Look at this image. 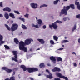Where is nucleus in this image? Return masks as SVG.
<instances>
[{
	"label": "nucleus",
	"mask_w": 80,
	"mask_h": 80,
	"mask_svg": "<svg viewBox=\"0 0 80 80\" xmlns=\"http://www.w3.org/2000/svg\"><path fill=\"white\" fill-rule=\"evenodd\" d=\"M54 80H61V79L59 78H54Z\"/></svg>",
	"instance_id": "37"
},
{
	"label": "nucleus",
	"mask_w": 80,
	"mask_h": 80,
	"mask_svg": "<svg viewBox=\"0 0 80 80\" xmlns=\"http://www.w3.org/2000/svg\"><path fill=\"white\" fill-rule=\"evenodd\" d=\"M73 65L74 67H77V64L76 63H74Z\"/></svg>",
	"instance_id": "47"
},
{
	"label": "nucleus",
	"mask_w": 80,
	"mask_h": 80,
	"mask_svg": "<svg viewBox=\"0 0 80 80\" xmlns=\"http://www.w3.org/2000/svg\"><path fill=\"white\" fill-rule=\"evenodd\" d=\"M68 42H69V41H68V40H64L62 41V43H68Z\"/></svg>",
	"instance_id": "31"
},
{
	"label": "nucleus",
	"mask_w": 80,
	"mask_h": 80,
	"mask_svg": "<svg viewBox=\"0 0 80 80\" xmlns=\"http://www.w3.org/2000/svg\"><path fill=\"white\" fill-rule=\"evenodd\" d=\"M2 70H5L6 72H8V73H11V72H12V70L8 69V68L6 67H2Z\"/></svg>",
	"instance_id": "10"
},
{
	"label": "nucleus",
	"mask_w": 80,
	"mask_h": 80,
	"mask_svg": "<svg viewBox=\"0 0 80 80\" xmlns=\"http://www.w3.org/2000/svg\"><path fill=\"white\" fill-rule=\"evenodd\" d=\"M53 38L55 41H57L58 40V37L56 36H53Z\"/></svg>",
	"instance_id": "26"
},
{
	"label": "nucleus",
	"mask_w": 80,
	"mask_h": 80,
	"mask_svg": "<svg viewBox=\"0 0 80 80\" xmlns=\"http://www.w3.org/2000/svg\"><path fill=\"white\" fill-rule=\"evenodd\" d=\"M54 23L56 24H57V23H62V22L57 20Z\"/></svg>",
	"instance_id": "29"
},
{
	"label": "nucleus",
	"mask_w": 80,
	"mask_h": 80,
	"mask_svg": "<svg viewBox=\"0 0 80 80\" xmlns=\"http://www.w3.org/2000/svg\"><path fill=\"white\" fill-rule=\"evenodd\" d=\"M18 68H14L12 69V72H15L17 70H18Z\"/></svg>",
	"instance_id": "32"
},
{
	"label": "nucleus",
	"mask_w": 80,
	"mask_h": 80,
	"mask_svg": "<svg viewBox=\"0 0 80 80\" xmlns=\"http://www.w3.org/2000/svg\"><path fill=\"white\" fill-rule=\"evenodd\" d=\"M71 8L72 10H74L75 8V5L73 4H71L69 6L67 7L64 6L63 9L61 10V12H59V16L61 17L62 15H67V12Z\"/></svg>",
	"instance_id": "1"
},
{
	"label": "nucleus",
	"mask_w": 80,
	"mask_h": 80,
	"mask_svg": "<svg viewBox=\"0 0 80 80\" xmlns=\"http://www.w3.org/2000/svg\"><path fill=\"white\" fill-rule=\"evenodd\" d=\"M18 28V25L17 24H13L12 25V26L11 28V31L13 32L16 30H17Z\"/></svg>",
	"instance_id": "6"
},
{
	"label": "nucleus",
	"mask_w": 80,
	"mask_h": 80,
	"mask_svg": "<svg viewBox=\"0 0 80 80\" xmlns=\"http://www.w3.org/2000/svg\"><path fill=\"white\" fill-rule=\"evenodd\" d=\"M41 75V74H39L38 75V76H40Z\"/></svg>",
	"instance_id": "61"
},
{
	"label": "nucleus",
	"mask_w": 80,
	"mask_h": 80,
	"mask_svg": "<svg viewBox=\"0 0 80 80\" xmlns=\"http://www.w3.org/2000/svg\"><path fill=\"white\" fill-rule=\"evenodd\" d=\"M39 67L40 68H42L45 67V64H44V63H41L39 65Z\"/></svg>",
	"instance_id": "19"
},
{
	"label": "nucleus",
	"mask_w": 80,
	"mask_h": 80,
	"mask_svg": "<svg viewBox=\"0 0 80 80\" xmlns=\"http://www.w3.org/2000/svg\"><path fill=\"white\" fill-rule=\"evenodd\" d=\"M46 72H48V74L50 73V71H49L48 70V69H46Z\"/></svg>",
	"instance_id": "49"
},
{
	"label": "nucleus",
	"mask_w": 80,
	"mask_h": 80,
	"mask_svg": "<svg viewBox=\"0 0 80 80\" xmlns=\"http://www.w3.org/2000/svg\"><path fill=\"white\" fill-rule=\"evenodd\" d=\"M75 5H77V7H78V6L80 5V3H79V2H76L75 3Z\"/></svg>",
	"instance_id": "33"
},
{
	"label": "nucleus",
	"mask_w": 80,
	"mask_h": 80,
	"mask_svg": "<svg viewBox=\"0 0 80 80\" xmlns=\"http://www.w3.org/2000/svg\"><path fill=\"white\" fill-rule=\"evenodd\" d=\"M0 17H3V15L1 14H0Z\"/></svg>",
	"instance_id": "53"
},
{
	"label": "nucleus",
	"mask_w": 80,
	"mask_h": 80,
	"mask_svg": "<svg viewBox=\"0 0 80 80\" xmlns=\"http://www.w3.org/2000/svg\"><path fill=\"white\" fill-rule=\"evenodd\" d=\"M64 2H67L68 1V0H63Z\"/></svg>",
	"instance_id": "57"
},
{
	"label": "nucleus",
	"mask_w": 80,
	"mask_h": 80,
	"mask_svg": "<svg viewBox=\"0 0 80 80\" xmlns=\"http://www.w3.org/2000/svg\"><path fill=\"white\" fill-rule=\"evenodd\" d=\"M63 48H60L59 49V50H63Z\"/></svg>",
	"instance_id": "56"
},
{
	"label": "nucleus",
	"mask_w": 80,
	"mask_h": 80,
	"mask_svg": "<svg viewBox=\"0 0 80 80\" xmlns=\"http://www.w3.org/2000/svg\"><path fill=\"white\" fill-rule=\"evenodd\" d=\"M5 43V41H3L2 40L0 41V45H1L2 44H3V43Z\"/></svg>",
	"instance_id": "35"
},
{
	"label": "nucleus",
	"mask_w": 80,
	"mask_h": 80,
	"mask_svg": "<svg viewBox=\"0 0 80 80\" xmlns=\"http://www.w3.org/2000/svg\"><path fill=\"white\" fill-rule=\"evenodd\" d=\"M22 28H23V29H24V30H25V29H27V27H26L25 25L23 24L22 25Z\"/></svg>",
	"instance_id": "28"
},
{
	"label": "nucleus",
	"mask_w": 80,
	"mask_h": 80,
	"mask_svg": "<svg viewBox=\"0 0 80 80\" xmlns=\"http://www.w3.org/2000/svg\"><path fill=\"white\" fill-rule=\"evenodd\" d=\"M4 16L6 19H8L9 18V15L8 13L5 12L4 14Z\"/></svg>",
	"instance_id": "18"
},
{
	"label": "nucleus",
	"mask_w": 80,
	"mask_h": 80,
	"mask_svg": "<svg viewBox=\"0 0 80 80\" xmlns=\"http://www.w3.org/2000/svg\"><path fill=\"white\" fill-rule=\"evenodd\" d=\"M47 65L48 66V67H50V66H51V65H50V64L49 63H47Z\"/></svg>",
	"instance_id": "51"
},
{
	"label": "nucleus",
	"mask_w": 80,
	"mask_h": 80,
	"mask_svg": "<svg viewBox=\"0 0 80 80\" xmlns=\"http://www.w3.org/2000/svg\"><path fill=\"white\" fill-rule=\"evenodd\" d=\"M58 1L60 2V0H56V1H54L53 2V3L54 5H57L58 2Z\"/></svg>",
	"instance_id": "27"
},
{
	"label": "nucleus",
	"mask_w": 80,
	"mask_h": 80,
	"mask_svg": "<svg viewBox=\"0 0 80 80\" xmlns=\"http://www.w3.org/2000/svg\"><path fill=\"white\" fill-rule=\"evenodd\" d=\"M30 79L31 80H34V79H33V78H30Z\"/></svg>",
	"instance_id": "55"
},
{
	"label": "nucleus",
	"mask_w": 80,
	"mask_h": 80,
	"mask_svg": "<svg viewBox=\"0 0 80 80\" xmlns=\"http://www.w3.org/2000/svg\"><path fill=\"white\" fill-rule=\"evenodd\" d=\"M67 19H68V18H63V20L64 21H66V20H67Z\"/></svg>",
	"instance_id": "44"
},
{
	"label": "nucleus",
	"mask_w": 80,
	"mask_h": 80,
	"mask_svg": "<svg viewBox=\"0 0 80 80\" xmlns=\"http://www.w3.org/2000/svg\"><path fill=\"white\" fill-rule=\"evenodd\" d=\"M4 47L5 49V50H10V47H8V46L7 45H4Z\"/></svg>",
	"instance_id": "24"
},
{
	"label": "nucleus",
	"mask_w": 80,
	"mask_h": 80,
	"mask_svg": "<svg viewBox=\"0 0 80 80\" xmlns=\"http://www.w3.org/2000/svg\"><path fill=\"white\" fill-rule=\"evenodd\" d=\"M78 43H80V38L78 40Z\"/></svg>",
	"instance_id": "52"
},
{
	"label": "nucleus",
	"mask_w": 80,
	"mask_h": 80,
	"mask_svg": "<svg viewBox=\"0 0 80 80\" xmlns=\"http://www.w3.org/2000/svg\"><path fill=\"white\" fill-rule=\"evenodd\" d=\"M52 71L53 72H60L61 70L60 68H58L55 67L53 69H52Z\"/></svg>",
	"instance_id": "12"
},
{
	"label": "nucleus",
	"mask_w": 80,
	"mask_h": 80,
	"mask_svg": "<svg viewBox=\"0 0 80 80\" xmlns=\"http://www.w3.org/2000/svg\"><path fill=\"white\" fill-rule=\"evenodd\" d=\"M50 59L51 60L52 62H53L54 64L56 63V59L55 57L54 56H51L50 57Z\"/></svg>",
	"instance_id": "11"
},
{
	"label": "nucleus",
	"mask_w": 80,
	"mask_h": 80,
	"mask_svg": "<svg viewBox=\"0 0 80 80\" xmlns=\"http://www.w3.org/2000/svg\"><path fill=\"white\" fill-rule=\"evenodd\" d=\"M62 47L64 48V45H62Z\"/></svg>",
	"instance_id": "62"
},
{
	"label": "nucleus",
	"mask_w": 80,
	"mask_h": 80,
	"mask_svg": "<svg viewBox=\"0 0 80 80\" xmlns=\"http://www.w3.org/2000/svg\"><path fill=\"white\" fill-rule=\"evenodd\" d=\"M3 11H7L8 12H11V9L8 7H6L3 9Z\"/></svg>",
	"instance_id": "15"
},
{
	"label": "nucleus",
	"mask_w": 80,
	"mask_h": 80,
	"mask_svg": "<svg viewBox=\"0 0 80 80\" xmlns=\"http://www.w3.org/2000/svg\"><path fill=\"white\" fill-rule=\"evenodd\" d=\"M13 73L12 74V76H13V75H14L15 74V71H13Z\"/></svg>",
	"instance_id": "50"
},
{
	"label": "nucleus",
	"mask_w": 80,
	"mask_h": 80,
	"mask_svg": "<svg viewBox=\"0 0 80 80\" xmlns=\"http://www.w3.org/2000/svg\"><path fill=\"white\" fill-rule=\"evenodd\" d=\"M30 51H31V52H32V49H30Z\"/></svg>",
	"instance_id": "60"
},
{
	"label": "nucleus",
	"mask_w": 80,
	"mask_h": 80,
	"mask_svg": "<svg viewBox=\"0 0 80 80\" xmlns=\"http://www.w3.org/2000/svg\"><path fill=\"white\" fill-rule=\"evenodd\" d=\"M42 28L43 29H45L47 28V27L45 25H44L43 26Z\"/></svg>",
	"instance_id": "46"
},
{
	"label": "nucleus",
	"mask_w": 80,
	"mask_h": 80,
	"mask_svg": "<svg viewBox=\"0 0 80 80\" xmlns=\"http://www.w3.org/2000/svg\"><path fill=\"white\" fill-rule=\"evenodd\" d=\"M49 75H47V77L48 78H49V79H52V78H53V76H52V74L51 73L48 74Z\"/></svg>",
	"instance_id": "16"
},
{
	"label": "nucleus",
	"mask_w": 80,
	"mask_h": 80,
	"mask_svg": "<svg viewBox=\"0 0 80 80\" xmlns=\"http://www.w3.org/2000/svg\"><path fill=\"white\" fill-rule=\"evenodd\" d=\"M3 40V36H2V35H0V41L1 40Z\"/></svg>",
	"instance_id": "41"
},
{
	"label": "nucleus",
	"mask_w": 80,
	"mask_h": 80,
	"mask_svg": "<svg viewBox=\"0 0 80 80\" xmlns=\"http://www.w3.org/2000/svg\"><path fill=\"white\" fill-rule=\"evenodd\" d=\"M29 14H26L24 15V16L26 18H28V16Z\"/></svg>",
	"instance_id": "40"
},
{
	"label": "nucleus",
	"mask_w": 80,
	"mask_h": 80,
	"mask_svg": "<svg viewBox=\"0 0 80 80\" xmlns=\"http://www.w3.org/2000/svg\"><path fill=\"white\" fill-rule=\"evenodd\" d=\"M49 28H51L52 30L53 29V28L54 30H57V29L58 28V25L56 24V23H55V22L54 23H52V25L50 24L49 25Z\"/></svg>",
	"instance_id": "5"
},
{
	"label": "nucleus",
	"mask_w": 80,
	"mask_h": 80,
	"mask_svg": "<svg viewBox=\"0 0 80 80\" xmlns=\"http://www.w3.org/2000/svg\"><path fill=\"white\" fill-rule=\"evenodd\" d=\"M33 40L32 39H27L25 40V45H29L31 43V42H33Z\"/></svg>",
	"instance_id": "8"
},
{
	"label": "nucleus",
	"mask_w": 80,
	"mask_h": 80,
	"mask_svg": "<svg viewBox=\"0 0 80 80\" xmlns=\"http://www.w3.org/2000/svg\"><path fill=\"white\" fill-rule=\"evenodd\" d=\"M72 54H73V55H74V54H75V55H76V53L75 52H73L72 53Z\"/></svg>",
	"instance_id": "54"
},
{
	"label": "nucleus",
	"mask_w": 80,
	"mask_h": 80,
	"mask_svg": "<svg viewBox=\"0 0 80 80\" xmlns=\"http://www.w3.org/2000/svg\"><path fill=\"white\" fill-rule=\"evenodd\" d=\"M77 8L79 10H80V5H79V6H78L77 7Z\"/></svg>",
	"instance_id": "45"
},
{
	"label": "nucleus",
	"mask_w": 80,
	"mask_h": 80,
	"mask_svg": "<svg viewBox=\"0 0 80 80\" xmlns=\"http://www.w3.org/2000/svg\"><path fill=\"white\" fill-rule=\"evenodd\" d=\"M0 7H3V2H0Z\"/></svg>",
	"instance_id": "43"
},
{
	"label": "nucleus",
	"mask_w": 80,
	"mask_h": 80,
	"mask_svg": "<svg viewBox=\"0 0 80 80\" xmlns=\"http://www.w3.org/2000/svg\"><path fill=\"white\" fill-rule=\"evenodd\" d=\"M25 42H24L23 41H20L19 44V50L22 48L24 47L25 46Z\"/></svg>",
	"instance_id": "9"
},
{
	"label": "nucleus",
	"mask_w": 80,
	"mask_h": 80,
	"mask_svg": "<svg viewBox=\"0 0 80 80\" xmlns=\"http://www.w3.org/2000/svg\"><path fill=\"white\" fill-rule=\"evenodd\" d=\"M38 22H37V25H38H38H35L34 24H32V27H34L36 28H39V27H41L42 23V20L39 19L38 20Z\"/></svg>",
	"instance_id": "3"
},
{
	"label": "nucleus",
	"mask_w": 80,
	"mask_h": 80,
	"mask_svg": "<svg viewBox=\"0 0 80 80\" xmlns=\"http://www.w3.org/2000/svg\"><path fill=\"white\" fill-rule=\"evenodd\" d=\"M40 50V48H38L37 49V50Z\"/></svg>",
	"instance_id": "59"
},
{
	"label": "nucleus",
	"mask_w": 80,
	"mask_h": 80,
	"mask_svg": "<svg viewBox=\"0 0 80 80\" xmlns=\"http://www.w3.org/2000/svg\"><path fill=\"white\" fill-rule=\"evenodd\" d=\"M9 16L12 18H15V16H14V14L12 13H9Z\"/></svg>",
	"instance_id": "21"
},
{
	"label": "nucleus",
	"mask_w": 80,
	"mask_h": 80,
	"mask_svg": "<svg viewBox=\"0 0 80 80\" xmlns=\"http://www.w3.org/2000/svg\"><path fill=\"white\" fill-rule=\"evenodd\" d=\"M14 12L15 13H17L18 15H20V13H19V12L18 11H14Z\"/></svg>",
	"instance_id": "36"
},
{
	"label": "nucleus",
	"mask_w": 80,
	"mask_h": 80,
	"mask_svg": "<svg viewBox=\"0 0 80 80\" xmlns=\"http://www.w3.org/2000/svg\"><path fill=\"white\" fill-rule=\"evenodd\" d=\"M31 7L33 8H37V6L38 5L37 4H35L34 3H32L31 4Z\"/></svg>",
	"instance_id": "13"
},
{
	"label": "nucleus",
	"mask_w": 80,
	"mask_h": 80,
	"mask_svg": "<svg viewBox=\"0 0 80 80\" xmlns=\"http://www.w3.org/2000/svg\"><path fill=\"white\" fill-rule=\"evenodd\" d=\"M57 62H59L60 61L61 62H62V59L61 57H58L57 58Z\"/></svg>",
	"instance_id": "23"
},
{
	"label": "nucleus",
	"mask_w": 80,
	"mask_h": 80,
	"mask_svg": "<svg viewBox=\"0 0 80 80\" xmlns=\"http://www.w3.org/2000/svg\"><path fill=\"white\" fill-rule=\"evenodd\" d=\"M47 7V5L46 4H43L40 6V8H42V7Z\"/></svg>",
	"instance_id": "39"
},
{
	"label": "nucleus",
	"mask_w": 80,
	"mask_h": 80,
	"mask_svg": "<svg viewBox=\"0 0 80 80\" xmlns=\"http://www.w3.org/2000/svg\"><path fill=\"white\" fill-rule=\"evenodd\" d=\"M56 75L57 77H59L60 78H63V79H65V80H68V79L67 77H65L63 75H62V74L59 72H56Z\"/></svg>",
	"instance_id": "4"
},
{
	"label": "nucleus",
	"mask_w": 80,
	"mask_h": 80,
	"mask_svg": "<svg viewBox=\"0 0 80 80\" xmlns=\"http://www.w3.org/2000/svg\"><path fill=\"white\" fill-rule=\"evenodd\" d=\"M77 18H79L80 19V14H78L76 16Z\"/></svg>",
	"instance_id": "38"
},
{
	"label": "nucleus",
	"mask_w": 80,
	"mask_h": 80,
	"mask_svg": "<svg viewBox=\"0 0 80 80\" xmlns=\"http://www.w3.org/2000/svg\"><path fill=\"white\" fill-rule=\"evenodd\" d=\"M15 59V58H14V57L12 58V61H13V60L14 61Z\"/></svg>",
	"instance_id": "48"
},
{
	"label": "nucleus",
	"mask_w": 80,
	"mask_h": 80,
	"mask_svg": "<svg viewBox=\"0 0 80 80\" xmlns=\"http://www.w3.org/2000/svg\"><path fill=\"white\" fill-rule=\"evenodd\" d=\"M12 53H13V55H14V57L15 58V59L14 61L16 62H18V60L17 59V58H18V56H17L18 52L16 51H13L12 52Z\"/></svg>",
	"instance_id": "7"
},
{
	"label": "nucleus",
	"mask_w": 80,
	"mask_h": 80,
	"mask_svg": "<svg viewBox=\"0 0 80 80\" xmlns=\"http://www.w3.org/2000/svg\"><path fill=\"white\" fill-rule=\"evenodd\" d=\"M50 43L51 44H54V42H53V41L52 40H50Z\"/></svg>",
	"instance_id": "42"
},
{
	"label": "nucleus",
	"mask_w": 80,
	"mask_h": 80,
	"mask_svg": "<svg viewBox=\"0 0 80 80\" xmlns=\"http://www.w3.org/2000/svg\"><path fill=\"white\" fill-rule=\"evenodd\" d=\"M36 20H38V19L37 18V17H36Z\"/></svg>",
	"instance_id": "63"
},
{
	"label": "nucleus",
	"mask_w": 80,
	"mask_h": 80,
	"mask_svg": "<svg viewBox=\"0 0 80 80\" xmlns=\"http://www.w3.org/2000/svg\"><path fill=\"white\" fill-rule=\"evenodd\" d=\"M19 50H23V51H24V52H27L28 51L27 48L25 47V46H24V47L22 48L21 49H20Z\"/></svg>",
	"instance_id": "14"
},
{
	"label": "nucleus",
	"mask_w": 80,
	"mask_h": 80,
	"mask_svg": "<svg viewBox=\"0 0 80 80\" xmlns=\"http://www.w3.org/2000/svg\"><path fill=\"white\" fill-rule=\"evenodd\" d=\"M21 68H22L24 72H25L27 70L28 72L29 73H32L35 72H37L38 70V69L36 68H27L24 65H21L20 66Z\"/></svg>",
	"instance_id": "2"
},
{
	"label": "nucleus",
	"mask_w": 80,
	"mask_h": 80,
	"mask_svg": "<svg viewBox=\"0 0 80 80\" xmlns=\"http://www.w3.org/2000/svg\"><path fill=\"white\" fill-rule=\"evenodd\" d=\"M13 21H11V23H13Z\"/></svg>",
	"instance_id": "58"
},
{
	"label": "nucleus",
	"mask_w": 80,
	"mask_h": 80,
	"mask_svg": "<svg viewBox=\"0 0 80 80\" xmlns=\"http://www.w3.org/2000/svg\"><path fill=\"white\" fill-rule=\"evenodd\" d=\"M76 28H77V25L76 24H75L73 27V28L72 29V32H73L74 30H75Z\"/></svg>",
	"instance_id": "25"
},
{
	"label": "nucleus",
	"mask_w": 80,
	"mask_h": 80,
	"mask_svg": "<svg viewBox=\"0 0 80 80\" xmlns=\"http://www.w3.org/2000/svg\"><path fill=\"white\" fill-rule=\"evenodd\" d=\"M65 39H67V38L66 37H65Z\"/></svg>",
	"instance_id": "64"
},
{
	"label": "nucleus",
	"mask_w": 80,
	"mask_h": 80,
	"mask_svg": "<svg viewBox=\"0 0 80 80\" xmlns=\"http://www.w3.org/2000/svg\"><path fill=\"white\" fill-rule=\"evenodd\" d=\"M5 27L6 28L9 30V31H10V27L8 26L7 24H5Z\"/></svg>",
	"instance_id": "22"
},
{
	"label": "nucleus",
	"mask_w": 80,
	"mask_h": 80,
	"mask_svg": "<svg viewBox=\"0 0 80 80\" xmlns=\"http://www.w3.org/2000/svg\"><path fill=\"white\" fill-rule=\"evenodd\" d=\"M19 19L21 20V21H23V22H25V19L23 18H19Z\"/></svg>",
	"instance_id": "34"
},
{
	"label": "nucleus",
	"mask_w": 80,
	"mask_h": 80,
	"mask_svg": "<svg viewBox=\"0 0 80 80\" xmlns=\"http://www.w3.org/2000/svg\"><path fill=\"white\" fill-rule=\"evenodd\" d=\"M38 41L40 42L41 44H43V43H45V41L43 39H38Z\"/></svg>",
	"instance_id": "17"
},
{
	"label": "nucleus",
	"mask_w": 80,
	"mask_h": 80,
	"mask_svg": "<svg viewBox=\"0 0 80 80\" xmlns=\"http://www.w3.org/2000/svg\"><path fill=\"white\" fill-rule=\"evenodd\" d=\"M14 41L16 44H18L19 43V41L16 38H15L14 39Z\"/></svg>",
	"instance_id": "20"
},
{
	"label": "nucleus",
	"mask_w": 80,
	"mask_h": 80,
	"mask_svg": "<svg viewBox=\"0 0 80 80\" xmlns=\"http://www.w3.org/2000/svg\"><path fill=\"white\" fill-rule=\"evenodd\" d=\"M9 80H15V78L14 76L10 77Z\"/></svg>",
	"instance_id": "30"
}]
</instances>
